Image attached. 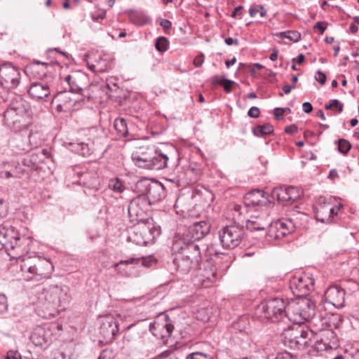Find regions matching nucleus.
Segmentation results:
<instances>
[{
    "instance_id": "nucleus-1",
    "label": "nucleus",
    "mask_w": 359,
    "mask_h": 359,
    "mask_svg": "<svg viewBox=\"0 0 359 359\" xmlns=\"http://www.w3.org/2000/svg\"><path fill=\"white\" fill-rule=\"evenodd\" d=\"M20 266L22 276L27 281H43L50 278L54 271L51 259L39 255L23 258Z\"/></svg>"
},
{
    "instance_id": "nucleus-2",
    "label": "nucleus",
    "mask_w": 359,
    "mask_h": 359,
    "mask_svg": "<svg viewBox=\"0 0 359 359\" xmlns=\"http://www.w3.org/2000/svg\"><path fill=\"white\" fill-rule=\"evenodd\" d=\"M67 300V293L62 286L57 285L44 287L38 296V307L42 311L40 315L45 318L55 316L59 307Z\"/></svg>"
},
{
    "instance_id": "nucleus-3",
    "label": "nucleus",
    "mask_w": 359,
    "mask_h": 359,
    "mask_svg": "<svg viewBox=\"0 0 359 359\" xmlns=\"http://www.w3.org/2000/svg\"><path fill=\"white\" fill-rule=\"evenodd\" d=\"M170 153L163 148L147 147L140 149L132 156L135 164L148 170H160L168 166Z\"/></svg>"
},
{
    "instance_id": "nucleus-4",
    "label": "nucleus",
    "mask_w": 359,
    "mask_h": 359,
    "mask_svg": "<svg viewBox=\"0 0 359 359\" xmlns=\"http://www.w3.org/2000/svg\"><path fill=\"white\" fill-rule=\"evenodd\" d=\"M29 242L28 238L20 237L13 227L0 225V250L6 249L8 255L13 259H20L27 252L28 249L25 245Z\"/></svg>"
},
{
    "instance_id": "nucleus-5",
    "label": "nucleus",
    "mask_w": 359,
    "mask_h": 359,
    "mask_svg": "<svg viewBox=\"0 0 359 359\" xmlns=\"http://www.w3.org/2000/svg\"><path fill=\"white\" fill-rule=\"evenodd\" d=\"M30 116L29 104L19 97L4 112V122L11 130L18 131L28 125Z\"/></svg>"
},
{
    "instance_id": "nucleus-6",
    "label": "nucleus",
    "mask_w": 359,
    "mask_h": 359,
    "mask_svg": "<svg viewBox=\"0 0 359 359\" xmlns=\"http://www.w3.org/2000/svg\"><path fill=\"white\" fill-rule=\"evenodd\" d=\"M316 314L315 303L306 298L287 302V318L295 324H302L313 318Z\"/></svg>"
},
{
    "instance_id": "nucleus-7",
    "label": "nucleus",
    "mask_w": 359,
    "mask_h": 359,
    "mask_svg": "<svg viewBox=\"0 0 359 359\" xmlns=\"http://www.w3.org/2000/svg\"><path fill=\"white\" fill-rule=\"evenodd\" d=\"M128 240L137 245H144L152 243L155 238L160 234V230L156 227L152 219L144 222H135Z\"/></svg>"
},
{
    "instance_id": "nucleus-8",
    "label": "nucleus",
    "mask_w": 359,
    "mask_h": 359,
    "mask_svg": "<svg viewBox=\"0 0 359 359\" xmlns=\"http://www.w3.org/2000/svg\"><path fill=\"white\" fill-rule=\"evenodd\" d=\"M172 249L175 253L184 255L194 259V262H201V246L198 242L192 241L186 236H177L172 245Z\"/></svg>"
},
{
    "instance_id": "nucleus-9",
    "label": "nucleus",
    "mask_w": 359,
    "mask_h": 359,
    "mask_svg": "<svg viewBox=\"0 0 359 359\" xmlns=\"http://www.w3.org/2000/svg\"><path fill=\"white\" fill-rule=\"evenodd\" d=\"M267 202L264 193L260 190H253L245 194L243 198V205H234L233 210L238 215H241L244 211L246 212H257L260 211V207L264 206Z\"/></svg>"
},
{
    "instance_id": "nucleus-10",
    "label": "nucleus",
    "mask_w": 359,
    "mask_h": 359,
    "mask_svg": "<svg viewBox=\"0 0 359 359\" xmlns=\"http://www.w3.org/2000/svg\"><path fill=\"white\" fill-rule=\"evenodd\" d=\"M259 309L264 316L273 321L278 320L283 318H287V302L282 298H273L262 302L259 306Z\"/></svg>"
},
{
    "instance_id": "nucleus-11",
    "label": "nucleus",
    "mask_w": 359,
    "mask_h": 359,
    "mask_svg": "<svg viewBox=\"0 0 359 359\" xmlns=\"http://www.w3.org/2000/svg\"><path fill=\"white\" fill-rule=\"evenodd\" d=\"M149 202L144 194H140L134 198L128 205V217L131 222H144L151 219L148 217L147 212L149 209Z\"/></svg>"
},
{
    "instance_id": "nucleus-12",
    "label": "nucleus",
    "mask_w": 359,
    "mask_h": 359,
    "mask_svg": "<svg viewBox=\"0 0 359 359\" xmlns=\"http://www.w3.org/2000/svg\"><path fill=\"white\" fill-rule=\"evenodd\" d=\"M245 234L243 228L237 224L224 226L219 231V240L224 248L233 249L238 246Z\"/></svg>"
},
{
    "instance_id": "nucleus-13",
    "label": "nucleus",
    "mask_w": 359,
    "mask_h": 359,
    "mask_svg": "<svg viewBox=\"0 0 359 359\" xmlns=\"http://www.w3.org/2000/svg\"><path fill=\"white\" fill-rule=\"evenodd\" d=\"M147 321L142 320L137 323L128 325L123 337V344L127 348L134 347L140 342L144 334L147 331Z\"/></svg>"
},
{
    "instance_id": "nucleus-14",
    "label": "nucleus",
    "mask_w": 359,
    "mask_h": 359,
    "mask_svg": "<svg viewBox=\"0 0 359 359\" xmlns=\"http://www.w3.org/2000/svg\"><path fill=\"white\" fill-rule=\"evenodd\" d=\"M99 330L104 341L107 344L111 342L118 332L117 320L111 315H106L99 318Z\"/></svg>"
},
{
    "instance_id": "nucleus-15",
    "label": "nucleus",
    "mask_w": 359,
    "mask_h": 359,
    "mask_svg": "<svg viewBox=\"0 0 359 359\" xmlns=\"http://www.w3.org/2000/svg\"><path fill=\"white\" fill-rule=\"evenodd\" d=\"M20 82L19 69L11 64H4L0 67V83L8 89L16 88Z\"/></svg>"
},
{
    "instance_id": "nucleus-16",
    "label": "nucleus",
    "mask_w": 359,
    "mask_h": 359,
    "mask_svg": "<svg viewBox=\"0 0 359 359\" xmlns=\"http://www.w3.org/2000/svg\"><path fill=\"white\" fill-rule=\"evenodd\" d=\"M296 224L292 219H281L270 224L268 235L275 239H280L294 231Z\"/></svg>"
},
{
    "instance_id": "nucleus-17",
    "label": "nucleus",
    "mask_w": 359,
    "mask_h": 359,
    "mask_svg": "<svg viewBox=\"0 0 359 359\" xmlns=\"http://www.w3.org/2000/svg\"><path fill=\"white\" fill-rule=\"evenodd\" d=\"M314 279L309 274L294 276L290 282V288L297 297H304L313 290Z\"/></svg>"
},
{
    "instance_id": "nucleus-18",
    "label": "nucleus",
    "mask_w": 359,
    "mask_h": 359,
    "mask_svg": "<svg viewBox=\"0 0 359 359\" xmlns=\"http://www.w3.org/2000/svg\"><path fill=\"white\" fill-rule=\"evenodd\" d=\"M77 98L71 91H60L56 94L52 102L56 104L57 111L59 112H70L75 110Z\"/></svg>"
},
{
    "instance_id": "nucleus-19",
    "label": "nucleus",
    "mask_w": 359,
    "mask_h": 359,
    "mask_svg": "<svg viewBox=\"0 0 359 359\" xmlns=\"http://www.w3.org/2000/svg\"><path fill=\"white\" fill-rule=\"evenodd\" d=\"M210 224L205 220L194 222L182 233H178V236H186L190 238L192 241L198 243L200 239H202L206 236L210 230Z\"/></svg>"
},
{
    "instance_id": "nucleus-20",
    "label": "nucleus",
    "mask_w": 359,
    "mask_h": 359,
    "mask_svg": "<svg viewBox=\"0 0 359 359\" xmlns=\"http://www.w3.org/2000/svg\"><path fill=\"white\" fill-rule=\"evenodd\" d=\"M216 280V269L208 263L203 268H200L195 277L196 285L204 287H210Z\"/></svg>"
},
{
    "instance_id": "nucleus-21",
    "label": "nucleus",
    "mask_w": 359,
    "mask_h": 359,
    "mask_svg": "<svg viewBox=\"0 0 359 359\" xmlns=\"http://www.w3.org/2000/svg\"><path fill=\"white\" fill-rule=\"evenodd\" d=\"M145 189V197L148 198L149 204L151 202L161 201L164 196V187L161 183L158 182L144 181L138 183Z\"/></svg>"
},
{
    "instance_id": "nucleus-22",
    "label": "nucleus",
    "mask_w": 359,
    "mask_h": 359,
    "mask_svg": "<svg viewBox=\"0 0 359 359\" xmlns=\"http://www.w3.org/2000/svg\"><path fill=\"white\" fill-rule=\"evenodd\" d=\"M300 196L299 190L294 187H280L273 191V196L278 201L285 203V205L297 201Z\"/></svg>"
},
{
    "instance_id": "nucleus-23",
    "label": "nucleus",
    "mask_w": 359,
    "mask_h": 359,
    "mask_svg": "<svg viewBox=\"0 0 359 359\" xmlns=\"http://www.w3.org/2000/svg\"><path fill=\"white\" fill-rule=\"evenodd\" d=\"M325 298L327 303L336 308H343L345 302V291L337 286H331L325 292Z\"/></svg>"
},
{
    "instance_id": "nucleus-24",
    "label": "nucleus",
    "mask_w": 359,
    "mask_h": 359,
    "mask_svg": "<svg viewBox=\"0 0 359 359\" xmlns=\"http://www.w3.org/2000/svg\"><path fill=\"white\" fill-rule=\"evenodd\" d=\"M147 327L156 338L162 340H165L170 337L173 330L172 325L163 322L150 323Z\"/></svg>"
},
{
    "instance_id": "nucleus-25",
    "label": "nucleus",
    "mask_w": 359,
    "mask_h": 359,
    "mask_svg": "<svg viewBox=\"0 0 359 359\" xmlns=\"http://www.w3.org/2000/svg\"><path fill=\"white\" fill-rule=\"evenodd\" d=\"M28 93L36 100H45L50 95L49 86L42 82H36L31 84Z\"/></svg>"
},
{
    "instance_id": "nucleus-26",
    "label": "nucleus",
    "mask_w": 359,
    "mask_h": 359,
    "mask_svg": "<svg viewBox=\"0 0 359 359\" xmlns=\"http://www.w3.org/2000/svg\"><path fill=\"white\" fill-rule=\"evenodd\" d=\"M174 263L176 265L177 271L183 273H187L191 269L197 267L200 262H194V259H191L189 257H185L184 255L177 254Z\"/></svg>"
},
{
    "instance_id": "nucleus-27",
    "label": "nucleus",
    "mask_w": 359,
    "mask_h": 359,
    "mask_svg": "<svg viewBox=\"0 0 359 359\" xmlns=\"http://www.w3.org/2000/svg\"><path fill=\"white\" fill-rule=\"evenodd\" d=\"M50 65L46 62H34L25 67V72L32 76L41 79L45 76Z\"/></svg>"
},
{
    "instance_id": "nucleus-28",
    "label": "nucleus",
    "mask_w": 359,
    "mask_h": 359,
    "mask_svg": "<svg viewBox=\"0 0 359 359\" xmlns=\"http://www.w3.org/2000/svg\"><path fill=\"white\" fill-rule=\"evenodd\" d=\"M299 325V324H295L288 326L287 328H284L282 332L281 336L283 343L290 348L295 346L294 339L295 338V335L299 333V330H297V326Z\"/></svg>"
},
{
    "instance_id": "nucleus-29",
    "label": "nucleus",
    "mask_w": 359,
    "mask_h": 359,
    "mask_svg": "<svg viewBox=\"0 0 359 359\" xmlns=\"http://www.w3.org/2000/svg\"><path fill=\"white\" fill-rule=\"evenodd\" d=\"M69 149L84 157L91 156L94 152V147L92 144L84 142H70Z\"/></svg>"
},
{
    "instance_id": "nucleus-30",
    "label": "nucleus",
    "mask_w": 359,
    "mask_h": 359,
    "mask_svg": "<svg viewBox=\"0 0 359 359\" xmlns=\"http://www.w3.org/2000/svg\"><path fill=\"white\" fill-rule=\"evenodd\" d=\"M250 218L246 221V228L250 231L264 230L265 226L269 222H265L264 219H260V213L252 212Z\"/></svg>"
},
{
    "instance_id": "nucleus-31",
    "label": "nucleus",
    "mask_w": 359,
    "mask_h": 359,
    "mask_svg": "<svg viewBox=\"0 0 359 359\" xmlns=\"http://www.w3.org/2000/svg\"><path fill=\"white\" fill-rule=\"evenodd\" d=\"M80 181L89 188H97L99 185L98 174L95 170L83 172L80 177Z\"/></svg>"
},
{
    "instance_id": "nucleus-32",
    "label": "nucleus",
    "mask_w": 359,
    "mask_h": 359,
    "mask_svg": "<svg viewBox=\"0 0 359 359\" xmlns=\"http://www.w3.org/2000/svg\"><path fill=\"white\" fill-rule=\"evenodd\" d=\"M341 206H333L329 203H324L323 209H326L327 216L321 217V210L317 213V219L321 222H331L334 215H337Z\"/></svg>"
},
{
    "instance_id": "nucleus-33",
    "label": "nucleus",
    "mask_w": 359,
    "mask_h": 359,
    "mask_svg": "<svg viewBox=\"0 0 359 359\" xmlns=\"http://www.w3.org/2000/svg\"><path fill=\"white\" fill-rule=\"evenodd\" d=\"M80 77L84 78V76L81 74L74 73L72 74H69L65 76V81L69 85L70 90L69 91L71 92H79L82 90V86H81Z\"/></svg>"
},
{
    "instance_id": "nucleus-34",
    "label": "nucleus",
    "mask_w": 359,
    "mask_h": 359,
    "mask_svg": "<svg viewBox=\"0 0 359 359\" xmlns=\"http://www.w3.org/2000/svg\"><path fill=\"white\" fill-rule=\"evenodd\" d=\"M297 330H299V333L295 335V338L294 339L295 346L292 347V348L301 349L302 347L308 345L309 333L307 330H304L300 325H297Z\"/></svg>"
},
{
    "instance_id": "nucleus-35",
    "label": "nucleus",
    "mask_w": 359,
    "mask_h": 359,
    "mask_svg": "<svg viewBox=\"0 0 359 359\" xmlns=\"http://www.w3.org/2000/svg\"><path fill=\"white\" fill-rule=\"evenodd\" d=\"M322 340L325 345L331 348H335L338 346V337L337 334L331 330H326L323 332Z\"/></svg>"
},
{
    "instance_id": "nucleus-36",
    "label": "nucleus",
    "mask_w": 359,
    "mask_h": 359,
    "mask_svg": "<svg viewBox=\"0 0 359 359\" xmlns=\"http://www.w3.org/2000/svg\"><path fill=\"white\" fill-rule=\"evenodd\" d=\"M89 69L94 72H105L111 68V62L106 59H100L95 62V64L88 63Z\"/></svg>"
},
{
    "instance_id": "nucleus-37",
    "label": "nucleus",
    "mask_w": 359,
    "mask_h": 359,
    "mask_svg": "<svg viewBox=\"0 0 359 359\" xmlns=\"http://www.w3.org/2000/svg\"><path fill=\"white\" fill-rule=\"evenodd\" d=\"M114 127L119 138L125 137L128 133L126 121L123 118H117L114 120Z\"/></svg>"
},
{
    "instance_id": "nucleus-38",
    "label": "nucleus",
    "mask_w": 359,
    "mask_h": 359,
    "mask_svg": "<svg viewBox=\"0 0 359 359\" xmlns=\"http://www.w3.org/2000/svg\"><path fill=\"white\" fill-rule=\"evenodd\" d=\"M13 147L18 154H23L31 150V147L26 141V139L23 137L16 138L14 141Z\"/></svg>"
},
{
    "instance_id": "nucleus-39",
    "label": "nucleus",
    "mask_w": 359,
    "mask_h": 359,
    "mask_svg": "<svg viewBox=\"0 0 359 359\" xmlns=\"http://www.w3.org/2000/svg\"><path fill=\"white\" fill-rule=\"evenodd\" d=\"M273 132V126L269 123L258 126L253 129L255 135L262 137L266 135L271 134Z\"/></svg>"
},
{
    "instance_id": "nucleus-40",
    "label": "nucleus",
    "mask_w": 359,
    "mask_h": 359,
    "mask_svg": "<svg viewBox=\"0 0 359 359\" xmlns=\"http://www.w3.org/2000/svg\"><path fill=\"white\" fill-rule=\"evenodd\" d=\"M43 140L42 135L40 133L32 132L28 137V144L30 145L32 149L34 147H37L41 145Z\"/></svg>"
},
{
    "instance_id": "nucleus-41",
    "label": "nucleus",
    "mask_w": 359,
    "mask_h": 359,
    "mask_svg": "<svg viewBox=\"0 0 359 359\" xmlns=\"http://www.w3.org/2000/svg\"><path fill=\"white\" fill-rule=\"evenodd\" d=\"M108 187L115 193L121 194L125 190V187L122 181L118 178L111 179L109 182Z\"/></svg>"
},
{
    "instance_id": "nucleus-42",
    "label": "nucleus",
    "mask_w": 359,
    "mask_h": 359,
    "mask_svg": "<svg viewBox=\"0 0 359 359\" xmlns=\"http://www.w3.org/2000/svg\"><path fill=\"white\" fill-rule=\"evenodd\" d=\"M344 321L343 316L339 313L332 314L328 320V325L331 328L339 329L341 327Z\"/></svg>"
},
{
    "instance_id": "nucleus-43",
    "label": "nucleus",
    "mask_w": 359,
    "mask_h": 359,
    "mask_svg": "<svg viewBox=\"0 0 359 359\" xmlns=\"http://www.w3.org/2000/svg\"><path fill=\"white\" fill-rule=\"evenodd\" d=\"M233 83V81L231 80L226 79H219L217 77H215L212 81L213 85L219 84L223 86L224 90L227 93H230L231 91V84Z\"/></svg>"
},
{
    "instance_id": "nucleus-44",
    "label": "nucleus",
    "mask_w": 359,
    "mask_h": 359,
    "mask_svg": "<svg viewBox=\"0 0 359 359\" xmlns=\"http://www.w3.org/2000/svg\"><path fill=\"white\" fill-rule=\"evenodd\" d=\"M38 157L37 154H32L29 156L23 159V165L30 168L31 169H36L37 168L36 164Z\"/></svg>"
},
{
    "instance_id": "nucleus-45",
    "label": "nucleus",
    "mask_w": 359,
    "mask_h": 359,
    "mask_svg": "<svg viewBox=\"0 0 359 359\" xmlns=\"http://www.w3.org/2000/svg\"><path fill=\"white\" fill-rule=\"evenodd\" d=\"M169 42L165 37L161 36L157 39L155 47L160 52H165L168 48Z\"/></svg>"
},
{
    "instance_id": "nucleus-46",
    "label": "nucleus",
    "mask_w": 359,
    "mask_h": 359,
    "mask_svg": "<svg viewBox=\"0 0 359 359\" xmlns=\"http://www.w3.org/2000/svg\"><path fill=\"white\" fill-rule=\"evenodd\" d=\"M351 148V143L345 140V139H340L338 141V150L339 152H341L343 154H346L349 151V150Z\"/></svg>"
},
{
    "instance_id": "nucleus-47",
    "label": "nucleus",
    "mask_w": 359,
    "mask_h": 359,
    "mask_svg": "<svg viewBox=\"0 0 359 359\" xmlns=\"http://www.w3.org/2000/svg\"><path fill=\"white\" fill-rule=\"evenodd\" d=\"M325 108L326 109L337 110L339 113L343 111L344 105L338 100L334 99L331 100V103L325 104Z\"/></svg>"
},
{
    "instance_id": "nucleus-48",
    "label": "nucleus",
    "mask_w": 359,
    "mask_h": 359,
    "mask_svg": "<svg viewBox=\"0 0 359 359\" xmlns=\"http://www.w3.org/2000/svg\"><path fill=\"white\" fill-rule=\"evenodd\" d=\"M186 359H212V356L208 353L196 351L189 354Z\"/></svg>"
},
{
    "instance_id": "nucleus-49",
    "label": "nucleus",
    "mask_w": 359,
    "mask_h": 359,
    "mask_svg": "<svg viewBox=\"0 0 359 359\" xmlns=\"http://www.w3.org/2000/svg\"><path fill=\"white\" fill-rule=\"evenodd\" d=\"M22 175V172L20 173L18 171L17 168H15V169L13 171L2 172L0 177L2 178H6V179H8L11 177L20 178V177H21Z\"/></svg>"
},
{
    "instance_id": "nucleus-50",
    "label": "nucleus",
    "mask_w": 359,
    "mask_h": 359,
    "mask_svg": "<svg viewBox=\"0 0 359 359\" xmlns=\"http://www.w3.org/2000/svg\"><path fill=\"white\" fill-rule=\"evenodd\" d=\"M8 310V302L5 294L0 293V313H4Z\"/></svg>"
},
{
    "instance_id": "nucleus-51",
    "label": "nucleus",
    "mask_w": 359,
    "mask_h": 359,
    "mask_svg": "<svg viewBox=\"0 0 359 359\" xmlns=\"http://www.w3.org/2000/svg\"><path fill=\"white\" fill-rule=\"evenodd\" d=\"M142 262V261L140 260V259L139 258H130V259H126V260H121L119 262L116 263L115 265H114V268H118L121 265H123V264H137L138 262Z\"/></svg>"
},
{
    "instance_id": "nucleus-52",
    "label": "nucleus",
    "mask_w": 359,
    "mask_h": 359,
    "mask_svg": "<svg viewBox=\"0 0 359 359\" xmlns=\"http://www.w3.org/2000/svg\"><path fill=\"white\" fill-rule=\"evenodd\" d=\"M287 39L293 42H297L301 39V34L297 31H288Z\"/></svg>"
},
{
    "instance_id": "nucleus-53",
    "label": "nucleus",
    "mask_w": 359,
    "mask_h": 359,
    "mask_svg": "<svg viewBox=\"0 0 359 359\" xmlns=\"http://www.w3.org/2000/svg\"><path fill=\"white\" fill-rule=\"evenodd\" d=\"M55 359H73L71 351H60L55 354Z\"/></svg>"
},
{
    "instance_id": "nucleus-54",
    "label": "nucleus",
    "mask_w": 359,
    "mask_h": 359,
    "mask_svg": "<svg viewBox=\"0 0 359 359\" xmlns=\"http://www.w3.org/2000/svg\"><path fill=\"white\" fill-rule=\"evenodd\" d=\"M314 31L318 32L320 34H323L326 29V22L319 21L313 26Z\"/></svg>"
},
{
    "instance_id": "nucleus-55",
    "label": "nucleus",
    "mask_w": 359,
    "mask_h": 359,
    "mask_svg": "<svg viewBox=\"0 0 359 359\" xmlns=\"http://www.w3.org/2000/svg\"><path fill=\"white\" fill-rule=\"evenodd\" d=\"M260 114L259 109L257 107H252L248 112V115L251 118H258Z\"/></svg>"
},
{
    "instance_id": "nucleus-56",
    "label": "nucleus",
    "mask_w": 359,
    "mask_h": 359,
    "mask_svg": "<svg viewBox=\"0 0 359 359\" xmlns=\"http://www.w3.org/2000/svg\"><path fill=\"white\" fill-rule=\"evenodd\" d=\"M106 16V12L104 11H97L93 13L92 18L94 20H102Z\"/></svg>"
},
{
    "instance_id": "nucleus-57",
    "label": "nucleus",
    "mask_w": 359,
    "mask_h": 359,
    "mask_svg": "<svg viewBox=\"0 0 359 359\" xmlns=\"http://www.w3.org/2000/svg\"><path fill=\"white\" fill-rule=\"evenodd\" d=\"M275 359H296V358L289 352L279 353Z\"/></svg>"
},
{
    "instance_id": "nucleus-58",
    "label": "nucleus",
    "mask_w": 359,
    "mask_h": 359,
    "mask_svg": "<svg viewBox=\"0 0 359 359\" xmlns=\"http://www.w3.org/2000/svg\"><path fill=\"white\" fill-rule=\"evenodd\" d=\"M315 79L321 84H324L326 81V76L320 71H318L315 76Z\"/></svg>"
},
{
    "instance_id": "nucleus-59",
    "label": "nucleus",
    "mask_w": 359,
    "mask_h": 359,
    "mask_svg": "<svg viewBox=\"0 0 359 359\" xmlns=\"http://www.w3.org/2000/svg\"><path fill=\"white\" fill-rule=\"evenodd\" d=\"M6 359H21V355L18 351H9L7 353Z\"/></svg>"
},
{
    "instance_id": "nucleus-60",
    "label": "nucleus",
    "mask_w": 359,
    "mask_h": 359,
    "mask_svg": "<svg viewBox=\"0 0 359 359\" xmlns=\"http://www.w3.org/2000/svg\"><path fill=\"white\" fill-rule=\"evenodd\" d=\"M203 62H204V55L203 54H201V55H198L194 58V65H195V67H198L202 65Z\"/></svg>"
},
{
    "instance_id": "nucleus-61",
    "label": "nucleus",
    "mask_w": 359,
    "mask_h": 359,
    "mask_svg": "<svg viewBox=\"0 0 359 359\" xmlns=\"http://www.w3.org/2000/svg\"><path fill=\"white\" fill-rule=\"evenodd\" d=\"M159 357L164 358H168V359H179L173 353L168 352V351H165V352L161 353V355H159Z\"/></svg>"
},
{
    "instance_id": "nucleus-62",
    "label": "nucleus",
    "mask_w": 359,
    "mask_h": 359,
    "mask_svg": "<svg viewBox=\"0 0 359 359\" xmlns=\"http://www.w3.org/2000/svg\"><path fill=\"white\" fill-rule=\"evenodd\" d=\"M284 114L281 112V108L277 107L274 109V118L276 120H281L283 118Z\"/></svg>"
},
{
    "instance_id": "nucleus-63",
    "label": "nucleus",
    "mask_w": 359,
    "mask_h": 359,
    "mask_svg": "<svg viewBox=\"0 0 359 359\" xmlns=\"http://www.w3.org/2000/svg\"><path fill=\"white\" fill-rule=\"evenodd\" d=\"M302 107L303 111L306 114L311 112L313 110V107L311 104L309 102H305L304 103H303Z\"/></svg>"
},
{
    "instance_id": "nucleus-64",
    "label": "nucleus",
    "mask_w": 359,
    "mask_h": 359,
    "mask_svg": "<svg viewBox=\"0 0 359 359\" xmlns=\"http://www.w3.org/2000/svg\"><path fill=\"white\" fill-rule=\"evenodd\" d=\"M258 9H259V6H257V5H253L252 6H250V8L249 9V14H250V17H252V18L255 17L257 15V13H259Z\"/></svg>"
}]
</instances>
